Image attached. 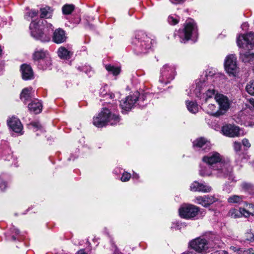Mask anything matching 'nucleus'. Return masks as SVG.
<instances>
[{
	"instance_id": "f257e3e1",
	"label": "nucleus",
	"mask_w": 254,
	"mask_h": 254,
	"mask_svg": "<svg viewBox=\"0 0 254 254\" xmlns=\"http://www.w3.org/2000/svg\"><path fill=\"white\" fill-rule=\"evenodd\" d=\"M117 105L113 108L110 105L108 108H104L103 110L93 118V125L98 127H101L106 126L108 124L113 126L119 123L120 118L118 115L114 112Z\"/></svg>"
},
{
	"instance_id": "f03ea898",
	"label": "nucleus",
	"mask_w": 254,
	"mask_h": 254,
	"mask_svg": "<svg viewBox=\"0 0 254 254\" xmlns=\"http://www.w3.org/2000/svg\"><path fill=\"white\" fill-rule=\"evenodd\" d=\"M154 41L142 31H138L132 41L133 50L137 56H142L151 49Z\"/></svg>"
},
{
	"instance_id": "7ed1b4c3",
	"label": "nucleus",
	"mask_w": 254,
	"mask_h": 254,
	"mask_svg": "<svg viewBox=\"0 0 254 254\" xmlns=\"http://www.w3.org/2000/svg\"><path fill=\"white\" fill-rule=\"evenodd\" d=\"M213 176L218 178L234 180L233 167L228 161H222L212 168Z\"/></svg>"
},
{
	"instance_id": "20e7f679",
	"label": "nucleus",
	"mask_w": 254,
	"mask_h": 254,
	"mask_svg": "<svg viewBox=\"0 0 254 254\" xmlns=\"http://www.w3.org/2000/svg\"><path fill=\"white\" fill-rule=\"evenodd\" d=\"M32 59L37 63L39 68L46 70L51 68L52 60L47 50L36 49L33 53Z\"/></svg>"
},
{
	"instance_id": "39448f33",
	"label": "nucleus",
	"mask_w": 254,
	"mask_h": 254,
	"mask_svg": "<svg viewBox=\"0 0 254 254\" xmlns=\"http://www.w3.org/2000/svg\"><path fill=\"white\" fill-rule=\"evenodd\" d=\"M197 35V28L194 21L190 19L184 24V28L179 31V37L181 42L185 43L189 41L192 36L195 37Z\"/></svg>"
},
{
	"instance_id": "423d86ee",
	"label": "nucleus",
	"mask_w": 254,
	"mask_h": 254,
	"mask_svg": "<svg viewBox=\"0 0 254 254\" xmlns=\"http://www.w3.org/2000/svg\"><path fill=\"white\" fill-rule=\"evenodd\" d=\"M30 28L31 36L36 39L42 42H47L50 40V34L45 27H41L39 23L32 22L30 25Z\"/></svg>"
},
{
	"instance_id": "0eeeda50",
	"label": "nucleus",
	"mask_w": 254,
	"mask_h": 254,
	"mask_svg": "<svg viewBox=\"0 0 254 254\" xmlns=\"http://www.w3.org/2000/svg\"><path fill=\"white\" fill-rule=\"evenodd\" d=\"M190 247L195 252L200 254H206L209 248L208 241L203 237H197L189 243Z\"/></svg>"
},
{
	"instance_id": "6e6552de",
	"label": "nucleus",
	"mask_w": 254,
	"mask_h": 254,
	"mask_svg": "<svg viewBox=\"0 0 254 254\" xmlns=\"http://www.w3.org/2000/svg\"><path fill=\"white\" fill-rule=\"evenodd\" d=\"M176 74V68L174 66L165 64L161 69L159 81L167 84L174 78Z\"/></svg>"
},
{
	"instance_id": "1a4fd4ad",
	"label": "nucleus",
	"mask_w": 254,
	"mask_h": 254,
	"mask_svg": "<svg viewBox=\"0 0 254 254\" xmlns=\"http://www.w3.org/2000/svg\"><path fill=\"white\" fill-rule=\"evenodd\" d=\"M225 69L227 72L233 76H235L238 72L239 67L237 64V57L234 54L228 55L224 62Z\"/></svg>"
},
{
	"instance_id": "9d476101",
	"label": "nucleus",
	"mask_w": 254,
	"mask_h": 254,
	"mask_svg": "<svg viewBox=\"0 0 254 254\" xmlns=\"http://www.w3.org/2000/svg\"><path fill=\"white\" fill-rule=\"evenodd\" d=\"M198 211L199 208L192 204L183 205L179 210L180 216L185 219H191L195 217Z\"/></svg>"
},
{
	"instance_id": "9b49d317",
	"label": "nucleus",
	"mask_w": 254,
	"mask_h": 254,
	"mask_svg": "<svg viewBox=\"0 0 254 254\" xmlns=\"http://www.w3.org/2000/svg\"><path fill=\"white\" fill-rule=\"evenodd\" d=\"M237 45L239 47L250 50L254 46V33H249L237 38Z\"/></svg>"
},
{
	"instance_id": "f8f14e48",
	"label": "nucleus",
	"mask_w": 254,
	"mask_h": 254,
	"mask_svg": "<svg viewBox=\"0 0 254 254\" xmlns=\"http://www.w3.org/2000/svg\"><path fill=\"white\" fill-rule=\"evenodd\" d=\"M202 161L212 168H215L217 163L222 161V156L218 152H214L204 156Z\"/></svg>"
},
{
	"instance_id": "ddd939ff",
	"label": "nucleus",
	"mask_w": 254,
	"mask_h": 254,
	"mask_svg": "<svg viewBox=\"0 0 254 254\" xmlns=\"http://www.w3.org/2000/svg\"><path fill=\"white\" fill-rule=\"evenodd\" d=\"M215 99L219 105V110L225 112L230 107V101L228 97L221 94H216L215 95Z\"/></svg>"
},
{
	"instance_id": "4468645a",
	"label": "nucleus",
	"mask_w": 254,
	"mask_h": 254,
	"mask_svg": "<svg viewBox=\"0 0 254 254\" xmlns=\"http://www.w3.org/2000/svg\"><path fill=\"white\" fill-rule=\"evenodd\" d=\"M137 99V95H132L127 96L125 100L121 101L120 106L121 108L127 111L130 110L135 103L136 102Z\"/></svg>"
},
{
	"instance_id": "2eb2a0df",
	"label": "nucleus",
	"mask_w": 254,
	"mask_h": 254,
	"mask_svg": "<svg viewBox=\"0 0 254 254\" xmlns=\"http://www.w3.org/2000/svg\"><path fill=\"white\" fill-rule=\"evenodd\" d=\"M211 190L210 186L204 184L199 183L197 181L193 182L190 186V190L192 191L207 193L210 192Z\"/></svg>"
},
{
	"instance_id": "dca6fc26",
	"label": "nucleus",
	"mask_w": 254,
	"mask_h": 254,
	"mask_svg": "<svg viewBox=\"0 0 254 254\" xmlns=\"http://www.w3.org/2000/svg\"><path fill=\"white\" fill-rule=\"evenodd\" d=\"M66 39L65 32L61 28L56 29L53 33L52 40L56 44H59L64 43L66 41Z\"/></svg>"
},
{
	"instance_id": "f3484780",
	"label": "nucleus",
	"mask_w": 254,
	"mask_h": 254,
	"mask_svg": "<svg viewBox=\"0 0 254 254\" xmlns=\"http://www.w3.org/2000/svg\"><path fill=\"white\" fill-rule=\"evenodd\" d=\"M239 127L237 126L227 125L223 127L222 131L224 134L229 137L237 136L239 135Z\"/></svg>"
},
{
	"instance_id": "a211bd4d",
	"label": "nucleus",
	"mask_w": 254,
	"mask_h": 254,
	"mask_svg": "<svg viewBox=\"0 0 254 254\" xmlns=\"http://www.w3.org/2000/svg\"><path fill=\"white\" fill-rule=\"evenodd\" d=\"M7 124L13 131L17 133L20 132L23 128L21 122L16 117H12L8 120Z\"/></svg>"
},
{
	"instance_id": "6ab92c4d",
	"label": "nucleus",
	"mask_w": 254,
	"mask_h": 254,
	"mask_svg": "<svg viewBox=\"0 0 254 254\" xmlns=\"http://www.w3.org/2000/svg\"><path fill=\"white\" fill-rule=\"evenodd\" d=\"M193 147L202 148L203 150H209L211 148L210 142L203 137H200L193 142Z\"/></svg>"
},
{
	"instance_id": "aec40b11",
	"label": "nucleus",
	"mask_w": 254,
	"mask_h": 254,
	"mask_svg": "<svg viewBox=\"0 0 254 254\" xmlns=\"http://www.w3.org/2000/svg\"><path fill=\"white\" fill-rule=\"evenodd\" d=\"M21 70L24 80H30L33 77V72L30 65L24 64L21 65Z\"/></svg>"
},
{
	"instance_id": "412c9836",
	"label": "nucleus",
	"mask_w": 254,
	"mask_h": 254,
	"mask_svg": "<svg viewBox=\"0 0 254 254\" xmlns=\"http://www.w3.org/2000/svg\"><path fill=\"white\" fill-rule=\"evenodd\" d=\"M28 107L31 112L37 114L41 113L43 106L39 100L35 99L28 104Z\"/></svg>"
},
{
	"instance_id": "4be33fe9",
	"label": "nucleus",
	"mask_w": 254,
	"mask_h": 254,
	"mask_svg": "<svg viewBox=\"0 0 254 254\" xmlns=\"http://www.w3.org/2000/svg\"><path fill=\"white\" fill-rule=\"evenodd\" d=\"M33 96V91L31 87L24 88L20 94V99L26 103L30 100Z\"/></svg>"
},
{
	"instance_id": "5701e85b",
	"label": "nucleus",
	"mask_w": 254,
	"mask_h": 254,
	"mask_svg": "<svg viewBox=\"0 0 254 254\" xmlns=\"http://www.w3.org/2000/svg\"><path fill=\"white\" fill-rule=\"evenodd\" d=\"M72 52L68 50L64 47H61L58 51V56L63 59H69L72 56Z\"/></svg>"
},
{
	"instance_id": "b1692460",
	"label": "nucleus",
	"mask_w": 254,
	"mask_h": 254,
	"mask_svg": "<svg viewBox=\"0 0 254 254\" xmlns=\"http://www.w3.org/2000/svg\"><path fill=\"white\" fill-rule=\"evenodd\" d=\"M216 107L215 105L211 104H209L206 109V112L214 117H219L224 114V112L219 110L216 111Z\"/></svg>"
},
{
	"instance_id": "393cba45",
	"label": "nucleus",
	"mask_w": 254,
	"mask_h": 254,
	"mask_svg": "<svg viewBox=\"0 0 254 254\" xmlns=\"http://www.w3.org/2000/svg\"><path fill=\"white\" fill-rule=\"evenodd\" d=\"M199 175L202 177L213 176L212 167L207 166H201L199 170Z\"/></svg>"
},
{
	"instance_id": "a878e982",
	"label": "nucleus",
	"mask_w": 254,
	"mask_h": 254,
	"mask_svg": "<svg viewBox=\"0 0 254 254\" xmlns=\"http://www.w3.org/2000/svg\"><path fill=\"white\" fill-rule=\"evenodd\" d=\"M205 87L204 82L199 81L196 84V88L194 90V93L196 96L198 98H200L202 99V96H201V93L204 90Z\"/></svg>"
},
{
	"instance_id": "bb28decb",
	"label": "nucleus",
	"mask_w": 254,
	"mask_h": 254,
	"mask_svg": "<svg viewBox=\"0 0 254 254\" xmlns=\"http://www.w3.org/2000/svg\"><path fill=\"white\" fill-rule=\"evenodd\" d=\"M240 59L245 63H249L254 60V54L249 52L240 54Z\"/></svg>"
},
{
	"instance_id": "cd10ccee",
	"label": "nucleus",
	"mask_w": 254,
	"mask_h": 254,
	"mask_svg": "<svg viewBox=\"0 0 254 254\" xmlns=\"http://www.w3.org/2000/svg\"><path fill=\"white\" fill-rule=\"evenodd\" d=\"M186 105L188 110L192 114H195L198 111V105L196 102L186 101Z\"/></svg>"
},
{
	"instance_id": "c85d7f7f",
	"label": "nucleus",
	"mask_w": 254,
	"mask_h": 254,
	"mask_svg": "<svg viewBox=\"0 0 254 254\" xmlns=\"http://www.w3.org/2000/svg\"><path fill=\"white\" fill-rule=\"evenodd\" d=\"M243 198L242 195H233L228 198V202L230 203L240 204L243 202Z\"/></svg>"
},
{
	"instance_id": "c756f323",
	"label": "nucleus",
	"mask_w": 254,
	"mask_h": 254,
	"mask_svg": "<svg viewBox=\"0 0 254 254\" xmlns=\"http://www.w3.org/2000/svg\"><path fill=\"white\" fill-rule=\"evenodd\" d=\"M206 200L207 199L206 195H204L203 196H199L195 198L194 202L196 203L201 205L204 207H207L208 206Z\"/></svg>"
},
{
	"instance_id": "7c9ffc66",
	"label": "nucleus",
	"mask_w": 254,
	"mask_h": 254,
	"mask_svg": "<svg viewBox=\"0 0 254 254\" xmlns=\"http://www.w3.org/2000/svg\"><path fill=\"white\" fill-rule=\"evenodd\" d=\"M215 90L207 89L205 94L202 95V101L206 103L207 100L209 98H212L215 95Z\"/></svg>"
},
{
	"instance_id": "2f4dec72",
	"label": "nucleus",
	"mask_w": 254,
	"mask_h": 254,
	"mask_svg": "<svg viewBox=\"0 0 254 254\" xmlns=\"http://www.w3.org/2000/svg\"><path fill=\"white\" fill-rule=\"evenodd\" d=\"M106 69L114 75H118L121 71L120 67H115L114 66L111 65V64L106 65Z\"/></svg>"
},
{
	"instance_id": "473e14b6",
	"label": "nucleus",
	"mask_w": 254,
	"mask_h": 254,
	"mask_svg": "<svg viewBox=\"0 0 254 254\" xmlns=\"http://www.w3.org/2000/svg\"><path fill=\"white\" fill-rule=\"evenodd\" d=\"M74 5L73 4H65L63 6L62 11L64 14H69L74 9Z\"/></svg>"
},
{
	"instance_id": "72a5a7b5",
	"label": "nucleus",
	"mask_w": 254,
	"mask_h": 254,
	"mask_svg": "<svg viewBox=\"0 0 254 254\" xmlns=\"http://www.w3.org/2000/svg\"><path fill=\"white\" fill-rule=\"evenodd\" d=\"M246 90L250 95L254 96V80L250 81L246 86Z\"/></svg>"
},
{
	"instance_id": "f704fd0d",
	"label": "nucleus",
	"mask_w": 254,
	"mask_h": 254,
	"mask_svg": "<svg viewBox=\"0 0 254 254\" xmlns=\"http://www.w3.org/2000/svg\"><path fill=\"white\" fill-rule=\"evenodd\" d=\"M49 10L50 7H46L44 8H41V18H49L51 16V13L50 12Z\"/></svg>"
},
{
	"instance_id": "c9c22d12",
	"label": "nucleus",
	"mask_w": 254,
	"mask_h": 254,
	"mask_svg": "<svg viewBox=\"0 0 254 254\" xmlns=\"http://www.w3.org/2000/svg\"><path fill=\"white\" fill-rule=\"evenodd\" d=\"M229 214H230L231 216L234 218H240L242 217L241 211L240 209L239 210L236 209H232L230 211Z\"/></svg>"
},
{
	"instance_id": "e433bc0d",
	"label": "nucleus",
	"mask_w": 254,
	"mask_h": 254,
	"mask_svg": "<svg viewBox=\"0 0 254 254\" xmlns=\"http://www.w3.org/2000/svg\"><path fill=\"white\" fill-rule=\"evenodd\" d=\"M206 201L207 202L208 206L213 204V203L218 201V198L216 197L215 195H206Z\"/></svg>"
},
{
	"instance_id": "4c0bfd02",
	"label": "nucleus",
	"mask_w": 254,
	"mask_h": 254,
	"mask_svg": "<svg viewBox=\"0 0 254 254\" xmlns=\"http://www.w3.org/2000/svg\"><path fill=\"white\" fill-rule=\"evenodd\" d=\"M239 254H254V249L253 248L249 249H239L238 250Z\"/></svg>"
},
{
	"instance_id": "58836bf2",
	"label": "nucleus",
	"mask_w": 254,
	"mask_h": 254,
	"mask_svg": "<svg viewBox=\"0 0 254 254\" xmlns=\"http://www.w3.org/2000/svg\"><path fill=\"white\" fill-rule=\"evenodd\" d=\"M136 95H138V94L136 93ZM147 94L146 93L143 94L142 95H140L139 97L137 96V100L138 101V105L140 107H143L144 105H142L141 102H143L145 100L146 97H147Z\"/></svg>"
},
{
	"instance_id": "ea45409f",
	"label": "nucleus",
	"mask_w": 254,
	"mask_h": 254,
	"mask_svg": "<svg viewBox=\"0 0 254 254\" xmlns=\"http://www.w3.org/2000/svg\"><path fill=\"white\" fill-rule=\"evenodd\" d=\"M245 239L247 241L253 242H254V235L251 232H247L245 234Z\"/></svg>"
},
{
	"instance_id": "a19ab883",
	"label": "nucleus",
	"mask_w": 254,
	"mask_h": 254,
	"mask_svg": "<svg viewBox=\"0 0 254 254\" xmlns=\"http://www.w3.org/2000/svg\"><path fill=\"white\" fill-rule=\"evenodd\" d=\"M168 22L172 25H176L179 22V19L173 16H169L168 18Z\"/></svg>"
},
{
	"instance_id": "79ce46f5",
	"label": "nucleus",
	"mask_w": 254,
	"mask_h": 254,
	"mask_svg": "<svg viewBox=\"0 0 254 254\" xmlns=\"http://www.w3.org/2000/svg\"><path fill=\"white\" fill-rule=\"evenodd\" d=\"M131 177V175L127 172L123 173L122 177H121V181L122 182L128 181Z\"/></svg>"
},
{
	"instance_id": "37998d69",
	"label": "nucleus",
	"mask_w": 254,
	"mask_h": 254,
	"mask_svg": "<svg viewBox=\"0 0 254 254\" xmlns=\"http://www.w3.org/2000/svg\"><path fill=\"white\" fill-rule=\"evenodd\" d=\"M240 210L241 211L242 216H244L245 217H248L251 214L250 212L245 208H240Z\"/></svg>"
},
{
	"instance_id": "c03bdc74",
	"label": "nucleus",
	"mask_w": 254,
	"mask_h": 254,
	"mask_svg": "<svg viewBox=\"0 0 254 254\" xmlns=\"http://www.w3.org/2000/svg\"><path fill=\"white\" fill-rule=\"evenodd\" d=\"M233 147L236 152L240 151L241 148V144L240 142H234Z\"/></svg>"
},
{
	"instance_id": "a18cd8bd",
	"label": "nucleus",
	"mask_w": 254,
	"mask_h": 254,
	"mask_svg": "<svg viewBox=\"0 0 254 254\" xmlns=\"http://www.w3.org/2000/svg\"><path fill=\"white\" fill-rule=\"evenodd\" d=\"M7 187V184L5 182L0 179V189L3 191Z\"/></svg>"
},
{
	"instance_id": "49530a36",
	"label": "nucleus",
	"mask_w": 254,
	"mask_h": 254,
	"mask_svg": "<svg viewBox=\"0 0 254 254\" xmlns=\"http://www.w3.org/2000/svg\"><path fill=\"white\" fill-rule=\"evenodd\" d=\"M37 11L34 10H31L29 12L27 13V15L31 18H33L37 15Z\"/></svg>"
},
{
	"instance_id": "de8ad7c7",
	"label": "nucleus",
	"mask_w": 254,
	"mask_h": 254,
	"mask_svg": "<svg viewBox=\"0 0 254 254\" xmlns=\"http://www.w3.org/2000/svg\"><path fill=\"white\" fill-rule=\"evenodd\" d=\"M31 125L37 129H40L42 128L41 125L39 122H32L31 123Z\"/></svg>"
},
{
	"instance_id": "09e8293b",
	"label": "nucleus",
	"mask_w": 254,
	"mask_h": 254,
	"mask_svg": "<svg viewBox=\"0 0 254 254\" xmlns=\"http://www.w3.org/2000/svg\"><path fill=\"white\" fill-rule=\"evenodd\" d=\"M242 144L245 147H246L247 148H249L251 146V144L249 142V141L246 138H245L242 140Z\"/></svg>"
},
{
	"instance_id": "8fccbe9b",
	"label": "nucleus",
	"mask_w": 254,
	"mask_h": 254,
	"mask_svg": "<svg viewBox=\"0 0 254 254\" xmlns=\"http://www.w3.org/2000/svg\"><path fill=\"white\" fill-rule=\"evenodd\" d=\"M10 231L13 235H18L20 234V231L14 227L11 228Z\"/></svg>"
},
{
	"instance_id": "3c124183",
	"label": "nucleus",
	"mask_w": 254,
	"mask_h": 254,
	"mask_svg": "<svg viewBox=\"0 0 254 254\" xmlns=\"http://www.w3.org/2000/svg\"><path fill=\"white\" fill-rule=\"evenodd\" d=\"M242 187L245 190H249L251 188V185L248 183H243L242 184Z\"/></svg>"
},
{
	"instance_id": "603ef678",
	"label": "nucleus",
	"mask_w": 254,
	"mask_h": 254,
	"mask_svg": "<svg viewBox=\"0 0 254 254\" xmlns=\"http://www.w3.org/2000/svg\"><path fill=\"white\" fill-rule=\"evenodd\" d=\"M173 3H178L182 1L183 0H170Z\"/></svg>"
},
{
	"instance_id": "864d4df0",
	"label": "nucleus",
	"mask_w": 254,
	"mask_h": 254,
	"mask_svg": "<svg viewBox=\"0 0 254 254\" xmlns=\"http://www.w3.org/2000/svg\"><path fill=\"white\" fill-rule=\"evenodd\" d=\"M133 178H135L136 179H138L139 178V175L138 174L133 173Z\"/></svg>"
},
{
	"instance_id": "5fc2aeb1",
	"label": "nucleus",
	"mask_w": 254,
	"mask_h": 254,
	"mask_svg": "<svg viewBox=\"0 0 254 254\" xmlns=\"http://www.w3.org/2000/svg\"><path fill=\"white\" fill-rule=\"evenodd\" d=\"M182 254H196V253H195L193 252H191V251H187V252H184Z\"/></svg>"
},
{
	"instance_id": "6e6d98bb",
	"label": "nucleus",
	"mask_w": 254,
	"mask_h": 254,
	"mask_svg": "<svg viewBox=\"0 0 254 254\" xmlns=\"http://www.w3.org/2000/svg\"><path fill=\"white\" fill-rule=\"evenodd\" d=\"M17 235H13L11 237V239L12 241H15L16 240V236Z\"/></svg>"
},
{
	"instance_id": "4d7b16f0",
	"label": "nucleus",
	"mask_w": 254,
	"mask_h": 254,
	"mask_svg": "<svg viewBox=\"0 0 254 254\" xmlns=\"http://www.w3.org/2000/svg\"><path fill=\"white\" fill-rule=\"evenodd\" d=\"M247 25H248V24H247V23H244V24L242 25V26L244 27H245V26H246H246H247Z\"/></svg>"
},
{
	"instance_id": "13d9d810",
	"label": "nucleus",
	"mask_w": 254,
	"mask_h": 254,
	"mask_svg": "<svg viewBox=\"0 0 254 254\" xmlns=\"http://www.w3.org/2000/svg\"><path fill=\"white\" fill-rule=\"evenodd\" d=\"M114 94H111V95H110V98H114Z\"/></svg>"
}]
</instances>
